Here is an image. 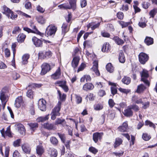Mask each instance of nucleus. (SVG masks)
I'll return each instance as SVG.
<instances>
[{"label": "nucleus", "mask_w": 157, "mask_h": 157, "mask_svg": "<svg viewBox=\"0 0 157 157\" xmlns=\"http://www.w3.org/2000/svg\"><path fill=\"white\" fill-rule=\"evenodd\" d=\"M26 35L23 33H20L17 38V40L18 42H23L25 38Z\"/></svg>", "instance_id": "bb28decb"}, {"label": "nucleus", "mask_w": 157, "mask_h": 157, "mask_svg": "<svg viewBox=\"0 0 157 157\" xmlns=\"http://www.w3.org/2000/svg\"><path fill=\"white\" fill-rule=\"evenodd\" d=\"M128 124L127 122H124L121 126L118 127L119 130L121 132H125L128 128Z\"/></svg>", "instance_id": "b1692460"}, {"label": "nucleus", "mask_w": 157, "mask_h": 157, "mask_svg": "<svg viewBox=\"0 0 157 157\" xmlns=\"http://www.w3.org/2000/svg\"><path fill=\"white\" fill-rule=\"evenodd\" d=\"M58 7H59L60 9H70L71 6H70L69 5L68 3H64L58 6Z\"/></svg>", "instance_id": "58836bf2"}, {"label": "nucleus", "mask_w": 157, "mask_h": 157, "mask_svg": "<svg viewBox=\"0 0 157 157\" xmlns=\"http://www.w3.org/2000/svg\"><path fill=\"white\" fill-rule=\"evenodd\" d=\"M80 58L79 57H74L72 62V66L74 68L77 67L78 65Z\"/></svg>", "instance_id": "412c9836"}, {"label": "nucleus", "mask_w": 157, "mask_h": 157, "mask_svg": "<svg viewBox=\"0 0 157 157\" xmlns=\"http://www.w3.org/2000/svg\"><path fill=\"white\" fill-rule=\"evenodd\" d=\"M32 40L34 44L36 47H41L42 46L43 42L40 39L37 38L35 36H33L32 38Z\"/></svg>", "instance_id": "1a4fd4ad"}, {"label": "nucleus", "mask_w": 157, "mask_h": 157, "mask_svg": "<svg viewBox=\"0 0 157 157\" xmlns=\"http://www.w3.org/2000/svg\"><path fill=\"white\" fill-rule=\"evenodd\" d=\"M61 102L59 101L56 106L52 109L50 114L52 120H55L57 116H59L60 115L59 111L61 109Z\"/></svg>", "instance_id": "f03ea898"}, {"label": "nucleus", "mask_w": 157, "mask_h": 157, "mask_svg": "<svg viewBox=\"0 0 157 157\" xmlns=\"http://www.w3.org/2000/svg\"><path fill=\"white\" fill-rule=\"evenodd\" d=\"M13 157H21V156L18 151H15L13 153Z\"/></svg>", "instance_id": "774afa93"}, {"label": "nucleus", "mask_w": 157, "mask_h": 157, "mask_svg": "<svg viewBox=\"0 0 157 157\" xmlns=\"http://www.w3.org/2000/svg\"><path fill=\"white\" fill-rule=\"evenodd\" d=\"M29 56L28 54H25L22 57V63L23 64H26L28 63V60L29 59Z\"/></svg>", "instance_id": "2f4dec72"}, {"label": "nucleus", "mask_w": 157, "mask_h": 157, "mask_svg": "<svg viewBox=\"0 0 157 157\" xmlns=\"http://www.w3.org/2000/svg\"><path fill=\"white\" fill-rule=\"evenodd\" d=\"M103 136V133L99 132H95L93 135V138L94 141L96 143L98 142L99 139H101Z\"/></svg>", "instance_id": "9d476101"}, {"label": "nucleus", "mask_w": 157, "mask_h": 157, "mask_svg": "<svg viewBox=\"0 0 157 157\" xmlns=\"http://www.w3.org/2000/svg\"><path fill=\"white\" fill-rule=\"evenodd\" d=\"M51 143L54 145L56 146L58 144V140L57 139L54 137H52L50 139Z\"/></svg>", "instance_id": "ea45409f"}, {"label": "nucleus", "mask_w": 157, "mask_h": 157, "mask_svg": "<svg viewBox=\"0 0 157 157\" xmlns=\"http://www.w3.org/2000/svg\"><path fill=\"white\" fill-rule=\"evenodd\" d=\"M17 129L21 134L24 135L25 133V130L24 126L21 124H18L17 125Z\"/></svg>", "instance_id": "6ab92c4d"}, {"label": "nucleus", "mask_w": 157, "mask_h": 157, "mask_svg": "<svg viewBox=\"0 0 157 157\" xmlns=\"http://www.w3.org/2000/svg\"><path fill=\"white\" fill-rule=\"evenodd\" d=\"M123 83L126 85L129 84L131 82V78L127 76H124L122 80Z\"/></svg>", "instance_id": "c9c22d12"}, {"label": "nucleus", "mask_w": 157, "mask_h": 157, "mask_svg": "<svg viewBox=\"0 0 157 157\" xmlns=\"http://www.w3.org/2000/svg\"><path fill=\"white\" fill-rule=\"evenodd\" d=\"M75 97L76 102L78 104H79L82 101V98L80 96L77 95H75Z\"/></svg>", "instance_id": "052dcab7"}, {"label": "nucleus", "mask_w": 157, "mask_h": 157, "mask_svg": "<svg viewBox=\"0 0 157 157\" xmlns=\"http://www.w3.org/2000/svg\"><path fill=\"white\" fill-rule=\"evenodd\" d=\"M149 59L148 56L146 53L141 52L139 55V59L140 63L144 64L148 61Z\"/></svg>", "instance_id": "39448f33"}, {"label": "nucleus", "mask_w": 157, "mask_h": 157, "mask_svg": "<svg viewBox=\"0 0 157 157\" xmlns=\"http://www.w3.org/2000/svg\"><path fill=\"white\" fill-rule=\"evenodd\" d=\"M144 42L147 45H149L153 43V39L151 37H147L145 39Z\"/></svg>", "instance_id": "7c9ffc66"}, {"label": "nucleus", "mask_w": 157, "mask_h": 157, "mask_svg": "<svg viewBox=\"0 0 157 157\" xmlns=\"http://www.w3.org/2000/svg\"><path fill=\"white\" fill-rule=\"evenodd\" d=\"M8 88L4 87L0 91V99L1 101L3 108L5 107L6 103L8 99Z\"/></svg>", "instance_id": "f257e3e1"}, {"label": "nucleus", "mask_w": 157, "mask_h": 157, "mask_svg": "<svg viewBox=\"0 0 157 157\" xmlns=\"http://www.w3.org/2000/svg\"><path fill=\"white\" fill-rule=\"evenodd\" d=\"M98 61H94L93 63V66L91 68V70L94 71L97 76H99L100 73L98 69Z\"/></svg>", "instance_id": "6e6552de"}, {"label": "nucleus", "mask_w": 157, "mask_h": 157, "mask_svg": "<svg viewBox=\"0 0 157 157\" xmlns=\"http://www.w3.org/2000/svg\"><path fill=\"white\" fill-rule=\"evenodd\" d=\"M94 87V85L90 83H87L83 85L82 90L86 91H88L92 90Z\"/></svg>", "instance_id": "9b49d317"}, {"label": "nucleus", "mask_w": 157, "mask_h": 157, "mask_svg": "<svg viewBox=\"0 0 157 157\" xmlns=\"http://www.w3.org/2000/svg\"><path fill=\"white\" fill-rule=\"evenodd\" d=\"M110 45L109 43H105L103 45L101 51L103 52H108L110 50Z\"/></svg>", "instance_id": "f3484780"}, {"label": "nucleus", "mask_w": 157, "mask_h": 157, "mask_svg": "<svg viewBox=\"0 0 157 157\" xmlns=\"http://www.w3.org/2000/svg\"><path fill=\"white\" fill-rule=\"evenodd\" d=\"M118 22L122 26V28L125 27L129 25V23L125 22L122 21H119Z\"/></svg>", "instance_id": "3c124183"}, {"label": "nucleus", "mask_w": 157, "mask_h": 157, "mask_svg": "<svg viewBox=\"0 0 157 157\" xmlns=\"http://www.w3.org/2000/svg\"><path fill=\"white\" fill-rule=\"evenodd\" d=\"M123 113L125 116L127 117H132L133 114V112L129 106H128L127 108L124 110Z\"/></svg>", "instance_id": "f8f14e48"}, {"label": "nucleus", "mask_w": 157, "mask_h": 157, "mask_svg": "<svg viewBox=\"0 0 157 157\" xmlns=\"http://www.w3.org/2000/svg\"><path fill=\"white\" fill-rule=\"evenodd\" d=\"M23 103V99L21 96L16 98L14 103L15 106L17 108H20Z\"/></svg>", "instance_id": "4468645a"}, {"label": "nucleus", "mask_w": 157, "mask_h": 157, "mask_svg": "<svg viewBox=\"0 0 157 157\" xmlns=\"http://www.w3.org/2000/svg\"><path fill=\"white\" fill-rule=\"evenodd\" d=\"M36 10L41 13H43L45 11V9L40 6L38 5L36 7Z\"/></svg>", "instance_id": "5fc2aeb1"}, {"label": "nucleus", "mask_w": 157, "mask_h": 157, "mask_svg": "<svg viewBox=\"0 0 157 157\" xmlns=\"http://www.w3.org/2000/svg\"><path fill=\"white\" fill-rule=\"evenodd\" d=\"M51 157H56L57 155V151L54 148H50L48 151Z\"/></svg>", "instance_id": "393cba45"}, {"label": "nucleus", "mask_w": 157, "mask_h": 157, "mask_svg": "<svg viewBox=\"0 0 157 157\" xmlns=\"http://www.w3.org/2000/svg\"><path fill=\"white\" fill-rule=\"evenodd\" d=\"M12 76L14 80H17L20 77V75L15 72H13Z\"/></svg>", "instance_id": "09e8293b"}, {"label": "nucleus", "mask_w": 157, "mask_h": 157, "mask_svg": "<svg viewBox=\"0 0 157 157\" xmlns=\"http://www.w3.org/2000/svg\"><path fill=\"white\" fill-rule=\"evenodd\" d=\"M119 60L120 62L123 63L125 60V57L123 52L121 51L119 54Z\"/></svg>", "instance_id": "a878e982"}, {"label": "nucleus", "mask_w": 157, "mask_h": 157, "mask_svg": "<svg viewBox=\"0 0 157 157\" xmlns=\"http://www.w3.org/2000/svg\"><path fill=\"white\" fill-rule=\"evenodd\" d=\"M145 86L143 84H141L137 86L136 92L138 93H140L143 92L146 89Z\"/></svg>", "instance_id": "cd10ccee"}, {"label": "nucleus", "mask_w": 157, "mask_h": 157, "mask_svg": "<svg viewBox=\"0 0 157 157\" xmlns=\"http://www.w3.org/2000/svg\"><path fill=\"white\" fill-rule=\"evenodd\" d=\"M9 18H10L12 19H14L15 18H16L17 17V15L14 14L13 12L12 11H11L9 13V14L6 15Z\"/></svg>", "instance_id": "49530a36"}, {"label": "nucleus", "mask_w": 157, "mask_h": 157, "mask_svg": "<svg viewBox=\"0 0 157 157\" xmlns=\"http://www.w3.org/2000/svg\"><path fill=\"white\" fill-rule=\"evenodd\" d=\"M2 12L4 14L7 15L9 14V13L11 12V11L9 8L7 7L6 6H3V7Z\"/></svg>", "instance_id": "79ce46f5"}, {"label": "nucleus", "mask_w": 157, "mask_h": 157, "mask_svg": "<svg viewBox=\"0 0 157 157\" xmlns=\"http://www.w3.org/2000/svg\"><path fill=\"white\" fill-rule=\"evenodd\" d=\"M141 80L148 86L150 85V82L147 80V78L149 76L148 71L145 70H143L141 73Z\"/></svg>", "instance_id": "7ed1b4c3"}, {"label": "nucleus", "mask_w": 157, "mask_h": 157, "mask_svg": "<svg viewBox=\"0 0 157 157\" xmlns=\"http://www.w3.org/2000/svg\"><path fill=\"white\" fill-rule=\"evenodd\" d=\"M71 9H75L76 6V0H68Z\"/></svg>", "instance_id": "c756f323"}, {"label": "nucleus", "mask_w": 157, "mask_h": 157, "mask_svg": "<svg viewBox=\"0 0 157 157\" xmlns=\"http://www.w3.org/2000/svg\"><path fill=\"white\" fill-rule=\"evenodd\" d=\"M26 95L29 98H33V91L31 90H28L26 93Z\"/></svg>", "instance_id": "bf43d9fd"}, {"label": "nucleus", "mask_w": 157, "mask_h": 157, "mask_svg": "<svg viewBox=\"0 0 157 157\" xmlns=\"http://www.w3.org/2000/svg\"><path fill=\"white\" fill-rule=\"evenodd\" d=\"M106 68L107 71L110 73H112L113 71L114 68L111 63H108L106 65Z\"/></svg>", "instance_id": "e433bc0d"}, {"label": "nucleus", "mask_w": 157, "mask_h": 157, "mask_svg": "<svg viewBox=\"0 0 157 157\" xmlns=\"http://www.w3.org/2000/svg\"><path fill=\"white\" fill-rule=\"evenodd\" d=\"M109 84L110 85H112L113 86L111 87V90L112 94L114 95L115 94L117 93V85L115 83H113L112 82H109Z\"/></svg>", "instance_id": "aec40b11"}, {"label": "nucleus", "mask_w": 157, "mask_h": 157, "mask_svg": "<svg viewBox=\"0 0 157 157\" xmlns=\"http://www.w3.org/2000/svg\"><path fill=\"white\" fill-rule=\"evenodd\" d=\"M41 67L42 70L40 74L41 75H44L51 70L50 65L47 63H44L42 65Z\"/></svg>", "instance_id": "423d86ee"}, {"label": "nucleus", "mask_w": 157, "mask_h": 157, "mask_svg": "<svg viewBox=\"0 0 157 157\" xmlns=\"http://www.w3.org/2000/svg\"><path fill=\"white\" fill-rule=\"evenodd\" d=\"M29 125L30 126V128L32 129V130H33L34 128L37 127L38 126V124L36 123H30L29 124Z\"/></svg>", "instance_id": "864d4df0"}, {"label": "nucleus", "mask_w": 157, "mask_h": 157, "mask_svg": "<svg viewBox=\"0 0 157 157\" xmlns=\"http://www.w3.org/2000/svg\"><path fill=\"white\" fill-rule=\"evenodd\" d=\"M60 75V69L59 67H58L55 72L52 75L51 78L55 80L59 78Z\"/></svg>", "instance_id": "2eb2a0df"}, {"label": "nucleus", "mask_w": 157, "mask_h": 157, "mask_svg": "<svg viewBox=\"0 0 157 157\" xmlns=\"http://www.w3.org/2000/svg\"><path fill=\"white\" fill-rule=\"evenodd\" d=\"M55 125L61 124L63 126H65L66 125V123L65 119L58 118L55 121Z\"/></svg>", "instance_id": "dca6fc26"}, {"label": "nucleus", "mask_w": 157, "mask_h": 157, "mask_svg": "<svg viewBox=\"0 0 157 157\" xmlns=\"http://www.w3.org/2000/svg\"><path fill=\"white\" fill-rule=\"evenodd\" d=\"M49 115V114H48L44 117H40L37 118V121L38 122L45 121L48 119Z\"/></svg>", "instance_id": "72a5a7b5"}, {"label": "nucleus", "mask_w": 157, "mask_h": 157, "mask_svg": "<svg viewBox=\"0 0 157 157\" xmlns=\"http://www.w3.org/2000/svg\"><path fill=\"white\" fill-rule=\"evenodd\" d=\"M108 103L109 106L111 108L113 107L114 106L115 104L113 100L111 99H110L109 100Z\"/></svg>", "instance_id": "338daca9"}, {"label": "nucleus", "mask_w": 157, "mask_h": 157, "mask_svg": "<svg viewBox=\"0 0 157 157\" xmlns=\"http://www.w3.org/2000/svg\"><path fill=\"white\" fill-rule=\"evenodd\" d=\"M38 22L40 24H43L45 23V20L42 16H40L37 19Z\"/></svg>", "instance_id": "6e6d98bb"}, {"label": "nucleus", "mask_w": 157, "mask_h": 157, "mask_svg": "<svg viewBox=\"0 0 157 157\" xmlns=\"http://www.w3.org/2000/svg\"><path fill=\"white\" fill-rule=\"evenodd\" d=\"M150 3L147 2H143L142 6L145 9H147L150 6Z\"/></svg>", "instance_id": "0e129e2a"}, {"label": "nucleus", "mask_w": 157, "mask_h": 157, "mask_svg": "<svg viewBox=\"0 0 157 157\" xmlns=\"http://www.w3.org/2000/svg\"><path fill=\"white\" fill-rule=\"evenodd\" d=\"M57 30V27L53 25L48 26L46 29V33L49 36L54 35Z\"/></svg>", "instance_id": "20e7f679"}, {"label": "nucleus", "mask_w": 157, "mask_h": 157, "mask_svg": "<svg viewBox=\"0 0 157 157\" xmlns=\"http://www.w3.org/2000/svg\"><path fill=\"white\" fill-rule=\"evenodd\" d=\"M145 125H149V127H152L154 130H155L156 126L152 122L148 120H146L145 121Z\"/></svg>", "instance_id": "a19ab883"}, {"label": "nucleus", "mask_w": 157, "mask_h": 157, "mask_svg": "<svg viewBox=\"0 0 157 157\" xmlns=\"http://www.w3.org/2000/svg\"><path fill=\"white\" fill-rule=\"evenodd\" d=\"M36 152L40 156H41L44 151V149L42 144L38 145L36 147Z\"/></svg>", "instance_id": "ddd939ff"}, {"label": "nucleus", "mask_w": 157, "mask_h": 157, "mask_svg": "<svg viewBox=\"0 0 157 157\" xmlns=\"http://www.w3.org/2000/svg\"><path fill=\"white\" fill-rule=\"evenodd\" d=\"M44 127L48 130L56 129V127L53 124L48 123H44Z\"/></svg>", "instance_id": "4be33fe9"}, {"label": "nucleus", "mask_w": 157, "mask_h": 157, "mask_svg": "<svg viewBox=\"0 0 157 157\" xmlns=\"http://www.w3.org/2000/svg\"><path fill=\"white\" fill-rule=\"evenodd\" d=\"M132 101L137 104L143 103L142 99L136 95H134L132 97Z\"/></svg>", "instance_id": "5701e85b"}, {"label": "nucleus", "mask_w": 157, "mask_h": 157, "mask_svg": "<svg viewBox=\"0 0 157 157\" xmlns=\"http://www.w3.org/2000/svg\"><path fill=\"white\" fill-rule=\"evenodd\" d=\"M21 140L20 139H18L14 141L13 143V145L15 147H18L20 146Z\"/></svg>", "instance_id": "e2e57ef3"}, {"label": "nucleus", "mask_w": 157, "mask_h": 157, "mask_svg": "<svg viewBox=\"0 0 157 157\" xmlns=\"http://www.w3.org/2000/svg\"><path fill=\"white\" fill-rule=\"evenodd\" d=\"M62 34L64 36L65 33L67 32L68 31V29L67 28V23H64L63 24L62 27Z\"/></svg>", "instance_id": "473e14b6"}, {"label": "nucleus", "mask_w": 157, "mask_h": 157, "mask_svg": "<svg viewBox=\"0 0 157 157\" xmlns=\"http://www.w3.org/2000/svg\"><path fill=\"white\" fill-rule=\"evenodd\" d=\"M117 17L119 19H123L124 17L123 13L121 12H118L117 13Z\"/></svg>", "instance_id": "4d7b16f0"}, {"label": "nucleus", "mask_w": 157, "mask_h": 157, "mask_svg": "<svg viewBox=\"0 0 157 157\" xmlns=\"http://www.w3.org/2000/svg\"><path fill=\"white\" fill-rule=\"evenodd\" d=\"M122 142V140L121 139L119 138H117L115 140L114 147L115 148H116L121 144Z\"/></svg>", "instance_id": "4c0bfd02"}, {"label": "nucleus", "mask_w": 157, "mask_h": 157, "mask_svg": "<svg viewBox=\"0 0 157 157\" xmlns=\"http://www.w3.org/2000/svg\"><path fill=\"white\" fill-rule=\"evenodd\" d=\"M58 135L63 142V143H65V135L64 134H61L59 133H58Z\"/></svg>", "instance_id": "603ef678"}, {"label": "nucleus", "mask_w": 157, "mask_h": 157, "mask_svg": "<svg viewBox=\"0 0 157 157\" xmlns=\"http://www.w3.org/2000/svg\"><path fill=\"white\" fill-rule=\"evenodd\" d=\"M113 40L119 45H122L124 43L122 40L120 39L118 36H115L113 38Z\"/></svg>", "instance_id": "c85d7f7f"}, {"label": "nucleus", "mask_w": 157, "mask_h": 157, "mask_svg": "<svg viewBox=\"0 0 157 157\" xmlns=\"http://www.w3.org/2000/svg\"><path fill=\"white\" fill-rule=\"evenodd\" d=\"M22 148L23 151L26 153L29 154L30 152L31 149L27 145L25 144L23 145L22 146Z\"/></svg>", "instance_id": "f704fd0d"}, {"label": "nucleus", "mask_w": 157, "mask_h": 157, "mask_svg": "<svg viewBox=\"0 0 157 157\" xmlns=\"http://www.w3.org/2000/svg\"><path fill=\"white\" fill-rule=\"evenodd\" d=\"M129 106L131 107L132 109H133V110L135 112L138 111L140 109L139 106L136 104L131 105Z\"/></svg>", "instance_id": "a18cd8bd"}, {"label": "nucleus", "mask_w": 157, "mask_h": 157, "mask_svg": "<svg viewBox=\"0 0 157 157\" xmlns=\"http://www.w3.org/2000/svg\"><path fill=\"white\" fill-rule=\"evenodd\" d=\"M89 151L94 154H96L98 152V150L93 147H91L89 148Z\"/></svg>", "instance_id": "13d9d810"}, {"label": "nucleus", "mask_w": 157, "mask_h": 157, "mask_svg": "<svg viewBox=\"0 0 157 157\" xmlns=\"http://www.w3.org/2000/svg\"><path fill=\"white\" fill-rule=\"evenodd\" d=\"M38 108L42 111H45L46 108V102L43 98L40 99L38 101Z\"/></svg>", "instance_id": "0eeeda50"}, {"label": "nucleus", "mask_w": 157, "mask_h": 157, "mask_svg": "<svg viewBox=\"0 0 157 157\" xmlns=\"http://www.w3.org/2000/svg\"><path fill=\"white\" fill-rule=\"evenodd\" d=\"M87 5L86 0H81L80 5L82 8L85 7Z\"/></svg>", "instance_id": "69168bd1"}, {"label": "nucleus", "mask_w": 157, "mask_h": 157, "mask_svg": "<svg viewBox=\"0 0 157 157\" xmlns=\"http://www.w3.org/2000/svg\"><path fill=\"white\" fill-rule=\"evenodd\" d=\"M103 108V106L101 104H97L94 106V109L97 110L101 109Z\"/></svg>", "instance_id": "680f3d73"}, {"label": "nucleus", "mask_w": 157, "mask_h": 157, "mask_svg": "<svg viewBox=\"0 0 157 157\" xmlns=\"http://www.w3.org/2000/svg\"><path fill=\"white\" fill-rule=\"evenodd\" d=\"M100 25V22H98L97 24H96L94 25H93V23H90L88 25V28L91 27L92 29L94 30L96 28H98L99 26Z\"/></svg>", "instance_id": "37998d69"}, {"label": "nucleus", "mask_w": 157, "mask_h": 157, "mask_svg": "<svg viewBox=\"0 0 157 157\" xmlns=\"http://www.w3.org/2000/svg\"><path fill=\"white\" fill-rule=\"evenodd\" d=\"M57 92L60 99L61 101L64 100L66 98V95L65 94H63L62 95L61 92L59 90H58Z\"/></svg>", "instance_id": "c03bdc74"}, {"label": "nucleus", "mask_w": 157, "mask_h": 157, "mask_svg": "<svg viewBox=\"0 0 157 157\" xmlns=\"http://www.w3.org/2000/svg\"><path fill=\"white\" fill-rule=\"evenodd\" d=\"M118 90L121 92L126 94L129 93L130 91V90L123 89L121 87L119 88Z\"/></svg>", "instance_id": "8fccbe9b"}, {"label": "nucleus", "mask_w": 157, "mask_h": 157, "mask_svg": "<svg viewBox=\"0 0 157 157\" xmlns=\"http://www.w3.org/2000/svg\"><path fill=\"white\" fill-rule=\"evenodd\" d=\"M142 138L145 141H148L150 139L151 137L150 136L148 135L147 134L145 133L143 134Z\"/></svg>", "instance_id": "de8ad7c7"}, {"label": "nucleus", "mask_w": 157, "mask_h": 157, "mask_svg": "<svg viewBox=\"0 0 157 157\" xmlns=\"http://www.w3.org/2000/svg\"><path fill=\"white\" fill-rule=\"evenodd\" d=\"M30 26L31 28L33 29V33H36L41 36H43L44 34L39 31L36 29V26L34 25L33 24H31Z\"/></svg>", "instance_id": "a211bd4d"}]
</instances>
